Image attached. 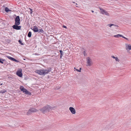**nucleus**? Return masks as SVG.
Listing matches in <instances>:
<instances>
[{"label": "nucleus", "mask_w": 131, "mask_h": 131, "mask_svg": "<svg viewBox=\"0 0 131 131\" xmlns=\"http://www.w3.org/2000/svg\"><path fill=\"white\" fill-rule=\"evenodd\" d=\"M15 24L13 25L12 27L14 29L17 30H20L21 28V26H19L20 24V19L19 16H16L15 19Z\"/></svg>", "instance_id": "obj_1"}, {"label": "nucleus", "mask_w": 131, "mask_h": 131, "mask_svg": "<svg viewBox=\"0 0 131 131\" xmlns=\"http://www.w3.org/2000/svg\"><path fill=\"white\" fill-rule=\"evenodd\" d=\"M52 108L51 106L48 105L40 109V111L43 113H44L47 111H50L52 110Z\"/></svg>", "instance_id": "obj_2"}, {"label": "nucleus", "mask_w": 131, "mask_h": 131, "mask_svg": "<svg viewBox=\"0 0 131 131\" xmlns=\"http://www.w3.org/2000/svg\"><path fill=\"white\" fill-rule=\"evenodd\" d=\"M37 110L36 109L33 108H31L27 113V115H30L32 113L36 112H37Z\"/></svg>", "instance_id": "obj_3"}, {"label": "nucleus", "mask_w": 131, "mask_h": 131, "mask_svg": "<svg viewBox=\"0 0 131 131\" xmlns=\"http://www.w3.org/2000/svg\"><path fill=\"white\" fill-rule=\"evenodd\" d=\"M86 59L87 63L86 66H91L92 63L91 59L90 57H89L87 58Z\"/></svg>", "instance_id": "obj_4"}, {"label": "nucleus", "mask_w": 131, "mask_h": 131, "mask_svg": "<svg viewBox=\"0 0 131 131\" xmlns=\"http://www.w3.org/2000/svg\"><path fill=\"white\" fill-rule=\"evenodd\" d=\"M35 72L39 74L44 75V71H43V69L37 70Z\"/></svg>", "instance_id": "obj_5"}, {"label": "nucleus", "mask_w": 131, "mask_h": 131, "mask_svg": "<svg viewBox=\"0 0 131 131\" xmlns=\"http://www.w3.org/2000/svg\"><path fill=\"white\" fill-rule=\"evenodd\" d=\"M51 68H48L47 69H43L44 71V75L49 73L51 71Z\"/></svg>", "instance_id": "obj_6"}, {"label": "nucleus", "mask_w": 131, "mask_h": 131, "mask_svg": "<svg viewBox=\"0 0 131 131\" xmlns=\"http://www.w3.org/2000/svg\"><path fill=\"white\" fill-rule=\"evenodd\" d=\"M99 8L101 11V13L102 14L105 15H108L109 14L105 10L100 7H99Z\"/></svg>", "instance_id": "obj_7"}, {"label": "nucleus", "mask_w": 131, "mask_h": 131, "mask_svg": "<svg viewBox=\"0 0 131 131\" xmlns=\"http://www.w3.org/2000/svg\"><path fill=\"white\" fill-rule=\"evenodd\" d=\"M7 57L8 58L13 61H14L16 62H19V61L18 60H16L14 58H13L9 56H7Z\"/></svg>", "instance_id": "obj_8"}, {"label": "nucleus", "mask_w": 131, "mask_h": 131, "mask_svg": "<svg viewBox=\"0 0 131 131\" xmlns=\"http://www.w3.org/2000/svg\"><path fill=\"white\" fill-rule=\"evenodd\" d=\"M69 110L72 113L74 114L75 113V109L72 107H70L69 108Z\"/></svg>", "instance_id": "obj_9"}, {"label": "nucleus", "mask_w": 131, "mask_h": 131, "mask_svg": "<svg viewBox=\"0 0 131 131\" xmlns=\"http://www.w3.org/2000/svg\"><path fill=\"white\" fill-rule=\"evenodd\" d=\"M17 75L19 77H21L22 76L21 71H18L16 72Z\"/></svg>", "instance_id": "obj_10"}, {"label": "nucleus", "mask_w": 131, "mask_h": 131, "mask_svg": "<svg viewBox=\"0 0 131 131\" xmlns=\"http://www.w3.org/2000/svg\"><path fill=\"white\" fill-rule=\"evenodd\" d=\"M32 29L35 32H38L39 31L38 27L36 26H34L33 29Z\"/></svg>", "instance_id": "obj_11"}, {"label": "nucleus", "mask_w": 131, "mask_h": 131, "mask_svg": "<svg viewBox=\"0 0 131 131\" xmlns=\"http://www.w3.org/2000/svg\"><path fill=\"white\" fill-rule=\"evenodd\" d=\"M20 89L21 91L25 93L27 90L26 89L24 88L23 86H21L20 87Z\"/></svg>", "instance_id": "obj_12"}, {"label": "nucleus", "mask_w": 131, "mask_h": 131, "mask_svg": "<svg viewBox=\"0 0 131 131\" xmlns=\"http://www.w3.org/2000/svg\"><path fill=\"white\" fill-rule=\"evenodd\" d=\"M6 61L5 59L0 58V63H1L2 64H4L5 65V62H3Z\"/></svg>", "instance_id": "obj_13"}, {"label": "nucleus", "mask_w": 131, "mask_h": 131, "mask_svg": "<svg viewBox=\"0 0 131 131\" xmlns=\"http://www.w3.org/2000/svg\"><path fill=\"white\" fill-rule=\"evenodd\" d=\"M126 48L127 50L128 49L129 50H131V45H129L128 44L126 43Z\"/></svg>", "instance_id": "obj_14"}, {"label": "nucleus", "mask_w": 131, "mask_h": 131, "mask_svg": "<svg viewBox=\"0 0 131 131\" xmlns=\"http://www.w3.org/2000/svg\"><path fill=\"white\" fill-rule=\"evenodd\" d=\"M114 37H115L118 38L119 37H122V35L119 34H118L117 35H114Z\"/></svg>", "instance_id": "obj_15"}, {"label": "nucleus", "mask_w": 131, "mask_h": 131, "mask_svg": "<svg viewBox=\"0 0 131 131\" xmlns=\"http://www.w3.org/2000/svg\"><path fill=\"white\" fill-rule=\"evenodd\" d=\"M38 32L39 33H41L43 34H44L45 32L42 29H38Z\"/></svg>", "instance_id": "obj_16"}, {"label": "nucleus", "mask_w": 131, "mask_h": 131, "mask_svg": "<svg viewBox=\"0 0 131 131\" xmlns=\"http://www.w3.org/2000/svg\"><path fill=\"white\" fill-rule=\"evenodd\" d=\"M5 11L6 12H8L10 11L11 10H10L7 7H6L5 8Z\"/></svg>", "instance_id": "obj_17"}, {"label": "nucleus", "mask_w": 131, "mask_h": 131, "mask_svg": "<svg viewBox=\"0 0 131 131\" xmlns=\"http://www.w3.org/2000/svg\"><path fill=\"white\" fill-rule=\"evenodd\" d=\"M7 91L5 89H3L0 91V93L2 94H3L5 93Z\"/></svg>", "instance_id": "obj_18"}, {"label": "nucleus", "mask_w": 131, "mask_h": 131, "mask_svg": "<svg viewBox=\"0 0 131 131\" xmlns=\"http://www.w3.org/2000/svg\"><path fill=\"white\" fill-rule=\"evenodd\" d=\"M25 94H27L29 95H31V93L27 90L26 91V92Z\"/></svg>", "instance_id": "obj_19"}, {"label": "nucleus", "mask_w": 131, "mask_h": 131, "mask_svg": "<svg viewBox=\"0 0 131 131\" xmlns=\"http://www.w3.org/2000/svg\"><path fill=\"white\" fill-rule=\"evenodd\" d=\"M31 36V31H29L28 33L27 36L29 37H30Z\"/></svg>", "instance_id": "obj_20"}, {"label": "nucleus", "mask_w": 131, "mask_h": 131, "mask_svg": "<svg viewBox=\"0 0 131 131\" xmlns=\"http://www.w3.org/2000/svg\"><path fill=\"white\" fill-rule=\"evenodd\" d=\"M18 42L21 45H23L24 43H22V41H21V40L20 39H19L18 40Z\"/></svg>", "instance_id": "obj_21"}, {"label": "nucleus", "mask_w": 131, "mask_h": 131, "mask_svg": "<svg viewBox=\"0 0 131 131\" xmlns=\"http://www.w3.org/2000/svg\"><path fill=\"white\" fill-rule=\"evenodd\" d=\"M59 52H60V55H61V56H62L63 55V51L62 50H60Z\"/></svg>", "instance_id": "obj_22"}, {"label": "nucleus", "mask_w": 131, "mask_h": 131, "mask_svg": "<svg viewBox=\"0 0 131 131\" xmlns=\"http://www.w3.org/2000/svg\"><path fill=\"white\" fill-rule=\"evenodd\" d=\"M83 54L84 56L85 57L86 56L87 54L86 53V52L85 51H84L83 52Z\"/></svg>", "instance_id": "obj_23"}, {"label": "nucleus", "mask_w": 131, "mask_h": 131, "mask_svg": "<svg viewBox=\"0 0 131 131\" xmlns=\"http://www.w3.org/2000/svg\"><path fill=\"white\" fill-rule=\"evenodd\" d=\"M81 68H80L78 70V69H76V70L77 71L80 72H81Z\"/></svg>", "instance_id": "obj_24"}, {"label": "nucleus", "mask_w": 131, "mask_h": 131, "mask_svg": "<svg viewBox=\"0 0 131 131\" xmlns=\"http://www.w3.org/2000/svg\"><path fill=\"white\" fill-rule=\"evenodd\" d=\"M115 59L116 61H119V60L118 59L117 57H116Z\"/></svg>", "instance_id": "obj_25"}, {"label": "nucleus", "mask_w": 131, "mask_h": 131, "mask_svg": "<svg viewBox=\"0 0 131 131\" xmlns=\"http://www.w3.org/2000/svg\"><path fill=\"white\" fill-rule=\"evenodd\" d=\"M29 9H30V14H32V9L30 8H29Z\"/></svg>", "instance_id": "obj_26"}, {"label": "nucleus", "mask_w": 131, "mask_h": 131, "mask_svg": "<svg viewBox=\"0 0 131 131\" xmlns=\"http://www.w3.org/2000/svg\"><path fill=\"white\" fill-rule=\"evenodd\" d=\"M113 25V24H110L108 25L109 26V27H110L112 26Z\"/></svg>", "instance_id": "obj_27"}, {"label": "nucleus", "mask_w": 131, "mask_h": 131, "mask_svg": "<svg viewBox=\"0 0 131 131\" xmlns=\"http://www.w3.org/2000/svg\"><path fill=\"white\" fill-rule=\"evenodd\" d=\"M122 38L125 39L126 40H128V39L127 38H126V37H125L123 36V35H122Z\"/></svg>", "instance_id": "obj_28"}, {"label": "nucleus", "mask_w": 131, "mask_h": 131, "mask_svg": "<svg viewBox=\"0 0 131 131\" xmlns=\"http://www.w3.org/2000/svg\"><path fill=\"white\" fill-rule=\"evenodd\" d=\"M113 25L112 26H113L114 27H118V26L114 25V24H113Z\"/></svg>", "instance_id": "obj_29"}, {"label": "nucleus", "mask_w": 131, "mask_h": 131, "mask_svg": "<svg viewBox=\"0 0 131 131\" xmlns=\"http://www.w3.org/2000/svg\"><path fill=\"white\" fill-rule=\"evenodd\" d=\"M111 57H112V58H114V59H115V57L114 56H111Z\"/></svg>", "instance_id": "obj_30"}, {"label": "nucleus", "mask_w": 131, "mask_h": 131, "mask_svg": "<svg viewBox=\"0 0 131 131\" xmlns=\"http://www.w3.org/2000/svg\"><path fill=\"white\" fill-rule=\"evenodd\" d=\"M63 27H64V28H67V27L66 26H65L63 25Z\"/></svg>", "instance_id": "obj_31"}, {"label": "nucleus", "mask_w": 131, "mask_h": 131, "mask_svg": "<svg viewBox=\"0 0 131 131\" xmlns=\"http://www.w3.org/2000/svg\"><path fill=\"white\" fill-rule=\"evenodd\" d=\"M91 12H92V13H93L94 12V11L93 10H91Z\"/></svg>", "instance_id": "obj_32"}, {"label": "nucleus", "mask_w": 131, "mask_h": 131, "mask_svg": "<svg viewBox=\"0 0 131 131\" xmlns=\"http://www.w3.org/2000/svg\"><path fill=\"white\" fill-rule=\"evenodd\" d=\"M62 56H61V55H60V58H61L62 57Z\"/></svg>", "instance_id": "obj_33"}, {"label": "nucleus", "mask_w": 131, "mask_h": 131, "mask_svg": "<svg viewBox=\"0 0 131 131\" xmlns=\"http://www.w3.org/2000/svg\"><path fill=\"white\" fill-rule=\"evenodd\" d=\"M72 2L73 3H75V2Z\"/></svg>", "instance_id": "obj_34"}, {"label": "nucleus", "mask_w": 131, "mask_h": 131, "mask_svg": "<svg viewBox=\"0 0 131 131\" xmlns=\"http://www.w3.org/2000/svg\"><path fill=\"white\" fill-rule=\"evenodd\" d=\"M75 4H76V5H77V3H76Z\"/></svg>", "instance_id": "obj_35"}, {"label": "nucleus", "mask_w": 131, "mask_h": 131, "mask_svg": "<svg viewBox=\"0 0 131 131\" xmlns=\"http://www.w3.org/2000/svg\"><path fill=\"white\" fill-rule=\"evenodd\" d=\"M115 28V29H117V28Z\"/></svg>", "instance_id": "obj_36"}, {"label": "nucleus", "mask_w": 131, "mask_h": 131, "mask_svg": "<svg viewBox=\"0 0 131 131\" xmlns=\"http://www.w3.org/2000/svg\"><path fill=\"white\" fill-rule=\"evenodd\" d=\"M110 128V127H107V128Z\"/></svg>", "instance_id": "obj_37"}, {"label": "nucleus", "mask_w": 131, "mask_h": 131, "mask_svg": "<svg viewBox=\"0 0 131 131\" xmlns=\"http://www.w3.org/2000/svg\"><path fill=\"white\" fill-rule=\"evenodd\" d=\"M74 69H75V68H74Z\"/></svg>", "instance_id": "obj_38"}]
</instances>
